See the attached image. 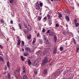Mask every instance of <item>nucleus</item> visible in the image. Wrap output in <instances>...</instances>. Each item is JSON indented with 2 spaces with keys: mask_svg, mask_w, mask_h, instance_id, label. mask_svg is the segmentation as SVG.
<instances>
[{
  "mask_svg": "<svg viewBox=\"0 0 79 79\" xmlns=\"http://www.w3.org/2000/svg\"><path fill=\"white\" fill-rule=\"evenodd\" d=\"M22 25H23V27H24V28H26V26H27V24H26V23H24V22H23Z\"/></svg>",
  "mask_w": 79,
  "mask_h": 79,
  "instance_id": "obj_10",
  "label": "nucleus"
},
{
  "mask_svg": "<svg viewBox=\"0 0 79 79\" xmlns=\"http://www.w3.org/2000/svg\"><path fill=\"white\" fill-rule=\"evenodd\" d=\"M65 12L66 13H67L68 14H69V13H70V12L68 10H66Z\"/></svg>",
  "mask_w": 79,
  "mask_h": 79,
  "instance_id": "obj_25",
  "label": "nucleus"
},
{
  "mask_svg": "<svg viewBox=\"0 0 79 79\" xmlns=\"http://www.w3.org/2000/svg\"><path fill=\"white\" fill-rule=\"evenodd\" d=\"M43 37L44 39V43L46 44H49V41H48V40L47 38V36L45 35H44L43 36Z\"/></svg>",
  "mask_w": 79,
  "mask_h": 79,
  "instance_id": "obj_2",
  "label": "nucleus"
},
{
  "mask_svg": "<svg viewBox=\"0 0 79 79\" xmlns=\"http://www.w3.org/2000/svg\"><path fill=\"white\" fill-rule=\"evenodd\" d=\"M42 32H45V29L43 28Z\"/></svg>",
  "mask_w": 79,
  "mask_h": 79,
  "instance_id": "obj_43",
  "label": "nucleus"
},
{
  "mask_svg": "<svg viewBox=\"0 0 79 79\" xmlns=\"http://www.w3.org/2000/svg\"><path fill=\"white\" fill-rule=\"evenodd\" d=\"M20 69L19 68L17 69V70H16V71H18V72L19 73V72L20 71Z\"/></svg>",
  "mask_w": 79,
  "mask_h": 79,
  "instance_id": "obj_36",
  "label": "nucleus"
},
{
  "mask_svg": "<svg viewBox=\"0 0 79 79\" xmlns=\"http://www.w3.org/2000/svg\"><path fill=\"white\" fill-rule=\"evenodd\" d=\"M68 2H69V3H70V2H69V0Z\"/></svg>",
  "mask_w": 79,
  "mask_h": 79,
  "instance_id": "obj_63",
  "label": "nucleus"
},
{
  "mask_svg": "<svg viewBox=\"0 0 79 79\" xmlns=\"http://www.w3.org/2000/svg\"><path fill=\"white\" fill-rule=\"evenodd\" d=\"M7 66L8 67V68H9V67H10V62L9 61H8L7 62Z\"/></svg>",
  "mask_w": 79,
  "mask_h": 79,
  "instance_id": "obj_16",
  "label": "nucleus"
},
{
  "mask_svg": "<svg viewBox=\"0 0 79 79\" xmlns=\"http://www.w3.org/2000/svg\"><path fill=\"white\" fill-rule=\"evenodd\" d=\"M13 1H14V2H16V0H13Z\"/></svg>",
  "mask_w": 79,
  "mask_h": 79,
  "instance_id": "obj_57",
  "label": "nucleus"
},
{
  "mask_svg": "<svg viewBox=\"0 0 79 79\" xmlns=\"http://www.w3.org/2000/svg\"><path fill=\"white\" fill-rule=\"evenodd\" d=\"M0 61H3V59L1 58V56H0Z\"/></svg>",
  "mask_w": 79,
  "mask_h": 79,
  "instance_id": "obj_49",
  "label": "nucleus"
},
{
  "mask_svg": "<svg viewBox=\"0 0 79 79\" xmlns=\"http://www.w3.org/2000/svg\"><path fill=\"white\" fill-rule=\"evenodd\" d=\"M48 58L46 57L45 58H44L42 62V64H45V63H48Z\"/></svg>",
  "mask_w": 79,
  "mask_h": 79,
  "instance_id": "obj_3",
  "label": "nucleus"
},
{
  "mask_svg": "<svg viewBox=\"0 0 79 79\" xmlns=\"http://www.w3.org/2000/svg\"><path fill=\"white\" fill-rule=\"evenodd\" d=\"M58 17L59 18H60L62 17V15L61 14H58Z\"/></svg>",
  "mask_w": 79,
  "mask_h": 79,
  "instance_id": "obj_24",
  "label": "nucleus"
},
{
  "mask_svg": "<svg viewBox=\"0 0 79 79\" xmlns=\"http://www.w3.org/2000/svg\"><path fill=\"white\" fill-rule=\"evenodd\" d=\"M60 74V71L54 73L52 75V77H57Z\"/></svg>",
  "mask_w": 79,
  "mask_h": 79,
  "instance_id": "obj_1",
  "label": "nucleus"
},
{
  "mask_svg": "<svg viewBox=\"0 0 79 79\" xmlns=\"http://www.w3.org/2000/svg\"><path fill=\"white\" fill-rule=\"evenodd\" d=\"M40 6H41V7H42V6H43V4L41 2L40 3Z\"/></svg>",
  "mask_w": 79,
  "mask_h": 79,
  "instance_id": "obj_35",
  "label": "nucleus"
},
{
  "mask_svg": "<svg viewBox=\"0 0 79 79\" xmlns=\"http://www.w3.org/2000/svg\"><path fill=\"white\" fill-rule=\"evenodd\" d=\"M21 43L22 46H24V41H22Z\"/></svg>",
  "mask_w": 79,
  "mask_h": 79,
  "instance_id": "obj_27",
  "label": "nucleus"
},
{
  "mask_svg": "<svg viewBox=\"0 0 79 79\" xmlns=\"http://www.w3.org/2000/svg\"><path fill=\"white\" fill-rule=\"evenodd\" d=\"M79 50V48H76V51H77V52H78Z\"/></svg>",
  "mask_w": 79,
  "mask_h": 79,
  "instance_id": "obj_42",
  "label": "nucleus"
},
{
  "mask_svg": "<svg viewBox=\"0 0 79 79\" xmlns=\"http://www.w3.org/2000/svg\"><path fill=\"white\" fill-rule=\"evenodd\" d=\"M9 2L10 3H11L13 2V0H10Z\"/></svg>",
  "mask_w": 79,
  "mask_h": 79,
  "instance_id": "obj_41",
  "label": "nucleus"
},
{
  "mask_svg": "<svg viewBox=\"0 0 79 79\" xmlns=\"http://www.w3.org/2000/svg\"><path fill=\"white\" fill-rule=\"evenodd\" d=\"M23 73H26V70H23Z\"/></svg>",
  "mask_w": 79,
  "mask_h": 79,
  "instance_id": "obj_47",
  "label": "nucleus"
},
{
  "mask_svg": "<svg viewBox=\"0 0 79 79\" xmlns=\"http://www.w3.org/2000/svg\"><path fill=\"white\" fill-rule=\"evenodd\" d=\"M55 27H59V26H58V24H56Z\"/></svg>",
  "mask_w": 79,
  "mask_h": 79,
  "instance_id": "obj_40",
  "label": "nucleus"
},
{
  "mask_svg": "<svg viewBox=\"0 0 79 79\" xmlns=\"http://www.w3.org/2000/svg\"><path fill=\"white\" fill-rule=\"evenodd\" d=\"M65 18L67 21H69V18L68 16H66Z\"/></svg>",
  "mask_w": 79,
  "mask_h": 79,
  "instance_id": "obj_11",
  "label": "nucleus"
},
{
  "mask_svg": "<svg viewBox=\"0 0 79 79\" xmlns=\"http://www.w3.org/2000/svg\"><path fill=\"white\" fill-rule=\"evenodd\" d=\"M74 22L75 24L77 23V19H75L74 20Z\"/></svg>",
  "mask_w": 79,
  "mask_h": 79,
  "instance_id": "obj_31",
  "label": "nucleus"
},
{
  "mask_svg": "<svg viewBox=\"0 0 79 79\" xmlns=\"http://www.w3.org/2000/svg\"><path fill=\"white\" fill-rule=\"evenodd\" d=\"M76 27H78V26H79V23H76L75 24Z\"/></svg>",
  "mask_w": 79,
  "mask_h": 79,
  "instance_id": "obj_26",
  "label": "nucleus"
},
{
  "mask_svg": "<svg viewBox=\"0 0 79 79\" xmlns=\"http://www.w3.org/2000/svg\"><path fill=\"white\" fill-rule=\"evenodd\" d=\"M44 19L45 20H46L47 19V17L45 16V17L44 18Z\"/></svg>",
  "mask_w": 79,
  "mask_h": 79,
  "instance_id": "obj_54",
  "label": "nucleus"
},
{
  "mask_svg": "<svg viewBox=\"0 0 79 79\" xmlns=\"http://www.w3.org/2000/svg\"><path fill=\"white\" fill-rule=\"evenodd\" d=\"M54 41L55 42H56V41L57 40V39H54Z\"/></svg>",
  "mask_w": 79,
  "mask_h": 79,
  "instance_id": "obj_52",
  "label": "nucleus"
},
{
  "mask_svg": "<svg viewBox=\"0 0 79 79\" xmlns=\"http://www.w3.org/2000/svg\"><path fill=\"white\" fill-rule=\"evenodd\" d=\"M47 69H45L44 70V74H47Z\"/></svg>",
  "mask_w": 79,
  "mask_h": 79,
  "instance_id": "obj_18",
  "label": "nucleus"
},
{
  "mask_svg": "<svg viewBox=\"0 0 79 79\" xmlns=\"http://www.w3.org/2000/svg\"><path fill=\"white\" fill-rule=\"evenodd\" d=\"M23 54L25 56H27V55H28V53H25L24 52Z\"/></svg>",
  "mask_w": 79,
  "mask_h": 79,
  "instance_id": "obj_28",
  "label": "nucleus"
},
{
  "mask_svg": "<svg viewBox=\"0 0 79 79\" xmlns=\"http://www.w3.org/2000/svg\"><path fill=\"white\" fill-rule=\"evenodd\" d=\"M57 51V47H55L54 48L53 52L54 54H55V53H56V51Z\"/></svg>",
  "mask_w": 79,
  "mask_h": 79,
  "instance_id": "obj_6",
  "label": "nucleus"
},
{
  "mask_svg": "<svg viewBox=\"0 0 79 79\" xmlns=\"http://www.w3.org/2000/svg\"><path fill=\"white\" fill-rule=\"evenodd\" d=\"M27 38L28 39H30L31 38V35H29L28 36Z\"/></svg>",
  "mask_w": 79,
  "mask_h": 79,
  "instance_id": "obj_32",
  "label": "nucleus"
},
{
  "mask_svg": "<svg viewBox=\"0 0 79 79\" xmlns=\"http://www.w3.org/2000/svg\"><path fill=\"white\" fill-rule=\"evenodd\" d=\"M23 31L25 32V34H27V33H29V31L27 29H24L23 30Z\"/></svg>",
  "mask_w": 79,
  "mask_h": 79,
  "instance_id": "obj_12",
  "label": "nucleus"
},
{
  "mask_svg": "<svg viewBox=\"0 0 79 79\" xmlns=\"http://www.w3.org/2000/svg\"><path fill=\"white\" fill-rule=\"evenodd\" d=\"M35 40H36L35 38H34V40L32 42V44H34V43L35 42Z\"/></svg>",
  "mask_w": 79,
  "mask_h": 79,
  "instance_id": "obj_34",
  "label": "nucleus"
},
{
  "mask_svg": "<svg viewBox=\"0 0 79 79\" xmlns=\"http://www.w3.org/2000/svg\"><path fill=\"white\" fill-rule=\"evenodd\" d=\"M56 1H60V0H56Z\"/></svg>",
  "mask_w": 79,
  "mask_h": 79,
  "instance_id": "obj_62",
  "label": "nucleus"
},
{
  "mask_svg": "<svg viewBox=\"0 0 79 79\" xmlns=\"http://www.w3.org/2000/svg\"><path fill=\"white\" fill-rule=\"evenodd\" d=\"M4 69L5 71H6V69H7V66H6V65L5 66Z\"/></svg>",
  "mask_w": 79,
  "mask_h": 79,
  "instance_id": "obj_37",
  "label": "nucleus"
},
{
  "mask_svg": "<svg viewBox=\"0 0 79 79\" xmlns=\"http://www.w3.org/2000/svg\"><path fill=\"white\" fill-rule=\"evenodd\" d=\"M47 16L48 19H50V15H47Z\"/></svg>",
  "mask_w": 79,
  "mask_h": 79,
  "instance_id": "obj_29",
  "label": "nucleus"
},
{
  "mask_svg": "<svg viewBox=\"0 0 79 79\" xmlns=\"http://www.w3.org/2000/svg\"><path fill=\"white\" fill-rule=\"evenodd\" d=\"M73 41H74V44H76V42L75 41V40H74V38H73Z\"/></svg>",
  "mask_w": 79,
  "mask_h": 79,
  "instance_id": "obj_51",
  "label": "nucleus"
},
{
  "mask_svg": "<svg viewBox=\"0 0 79 79\" xmlns=\"http://www.w3.org/2000/svg\"><path fill=\"white\" fill-rule=\"evenodd\" d=\"M4 74H6V71L4 72Z\"/></svg>",
  "mask_w": 79,
  "mask_h": 79,
  "instance_id": "obj_55",
  "label": "nucleus"
},
{
  "mask_svg": "<svg viewBox=\"0 0 79 79\" xmlns=\"http://www.w3.org/2000/svg\"><path fill=\"white\" fill-rule=\"evenodd\" d=\"M35 7H36L37 6H39V4L38 2H36L35 3Z\"/></svg>",
  "mask_w": 79,
  "mask_h": 79,
  "instance_id": "obj_23",
  "label": "nucleus"
},
{
  "mask_svg": "<svg viewBox=\"0 0 79 79\" xmlns=\"http://www.w3.org/2000/svg\"><path fill=\"white\" fill-rule=\"evenodd\" d=\"M68 79H71V77H69L68 78Z\"/></svg>",
  "mask_w": 79,
  "mask_h": 79,
  "instance_id": "obj_60",
  "label": "nucleus"
},
{
  "mask_svg": "<svg viewBox=\"0 0 79 79\" xmlns=\"http://www.w3.org/2000/svg\"><path fill=\"white\" fill-rule=\"evenodd\" d=\"M26 27L27 28L28 30L29 31H31V26H30L29 23L27 24Z\"/></svg>",
  "mask_w": 79,
  "mask_h": 79,
  "instance_id": "obj_4",
  "label": "nucleus"
},
{
  "mask_svg": "<svg viewBox=\"0 0 79 79\" xmlns=\"http://www.w3.org/2000/svg\"><path fill=\"white\" fill-rule=\"evenodd\" d=\"M49 35H52V36H53V32H52L50 31L49 32Z\"/></svg>",
  "mask_w": 79,
  "mask_h": 79,
  "instance_id": "obj_19",
  "label": "nucleus"
},
{
  "mask_svg": "<svg viewBox=\"0 0 79 79\" xmlns=\"http://www.w3.org/2000/svg\"><path fill=\"white\" fill-rule=\"evenodd\" d=\"M52 20L49 21L48 22L49 25V26H50V27H51V28L52 27V25H51L52 24Z\"/></svg>",
  "mask_w": 79,
  "mask_h": 79,
  "instance_id": "obj_9",
  "label": "nucleus"
},
{
  "mask_svg": "<svg viewBox=\"0 0 79 79\" xmlns=\"http://www.w3.org/2000/svg\"><path fill=\"white\" fill-rule=\"evenodd\" d=\"M12 29L14 31H15V29L14 27H12Z\"/></svg>",
  "mask_w": 79,
  "mask_h": 79,
  "instance_id": "obj_50",
  "label": "nucleus"
},
{
  "mask_svg": "<svg viewBox=\"0 0 79 79\" xmlns=\"http://www.w3.org/2000/svg\"><path fill=\"white\" fill-rule=\"evenodd\" d=\"M45 53H44L42 54V55H45Z\"/></svg>",
  "mask_w": 79,
  "mask_h": 79,
  "instance_id": "obj_59",
  "label": "nucleus"
},
{
  "mask_svg": "<svg viewBox=\"0 0 79 79\" xmlns=\"http://www.w3.org/2000/svg\"><path fill=\"white\" fill-rule=\"evenodd\" d=\"M37 36V37H39V36H40V33H38Z\"/></svg>",
  "mask_w": 79,
  "mask_h": 79,
  "instance_id": "obj_39",
  "label": "nucleus"
},
{
  "mask_svg": "<svg viewBox=\"0 0 79 79\" xmlns=\"http://www.w3.org/2000/svg\"><path fill=\"white\" fill-rule=\"evenodd\" d=\"M23 79H28L27 76L26 75H24L23 77Z\"/></svg>",
  "mask_w": 79,
  "mask_h": 79,
  "instance_id": "obj_15",
  "label": "nucleus"
},
{
  "mask_svg": "<svg viewBox=\"0 0 79 79\" xmlns=\"http://www.w3.org/2000/svg\"><path fill=\"white\" fill-rule=\"evenodd\" d=\"M63 34H64V35H66V34L65 33V32H63Z\"/></svg>",
  "mask_w": 79,
  "mask_h": 79,
  "instance_id": "obj_53",
  "label": "nucleus"
},
{
  "mask_svg": "<svg viewBox=\"0 0 79 79\" xmlns=\"http://www.w3.org/2000/svg\"><path fill=\"white\" fill-rule=\"evenodd\" d=\"M22 50L23 52H24V48H23L22 49Z\"/></svg>",
  "mask_w": 79,
  "mask_h": 79,
  "instance_id": "obj_58",
  "label": "nucleus"
},
{
  "mask_svg": "<svg viewBox=\"0 0 79 79\" xmlns=\"http://www.w3.org/2000/svg\"><path fill=\"white\" fill-rule=\"evenodd\" d=\"M63 49V47H60V51H62Z\"/></svg>",
  "mask_w": 79,
  "mask_h": 79,
  "instance_id": "obj_33",
  "label": "nucleus"
},
{
  "mask_svg": "<svg viewBox=\"0 0 79 79\" xmlns=\"http://www.w3.org/2000/svg\"><path fill=\"white\" fill-rule=\"evenodd\" d=\"M0 48H1L2 50L3 48V47L1 45V44H0Z\"/></svg>",
  "mask_w": 79,
  "mask_h": 79,
  "instance_id": "obj_38",
  "label": "nucleus"
},
{
  "mask_svg": "<svg viewBox=\"0 0 79 79\" xmlns=\"http://www.w3.org/2000/svg\"><path fill=\"white\" fill-rule=\"evenodd\" d=\"M19 29H22V27H21V25L20 24H19Z\"/></svg>",
  "mask_w": 79,
  "mask_h": 79,
  "instance_id": "obj_22",
  "label": "nucleus"
},
{
  "mask_svg": "<svg viewBox=\"0 0 79 79\" xmlns=\"http://www.w3.org/2000/svg\"><path fill=\"white\" fill-rule=\"evenodd\" d=\"M52 2H53V0H51Z\"/></svg>",
  "mask_w": 79,
  "mask_h": 79,
  "instance_id": "obj_64",
  "label": "nucleus"
},
{
  "mask_svg": "<svg viewBox=\"0 0 79 79\" xmlns=\"http://www.w3.org/2000/svg\"><path fill=\"white\" fill-rule=\"evenodd\" d=\"M20 57H21V58L22 60L23 61H25L24 59H25V58H24L23 56H20Z\"/></svg>",
  "mask_w": 79,
  "mask_h": 79,
  "instance_id": "obj_13",
  "label": "nucleus"
},
{
  "mask_svg": "<svg viewBox=\"0 0 79 79\" xmlns=\"http://www.w3.org/2000/svg\"><path fill=\"white\" fill-rule=\"evenodd\" d=\"M27 62L28 66H30V65L31 64V60L30 59L28 60Z\"/></svg>",
  "mask_w": 79,
  "mask_h": 79,
  "instance_id": "obj_7",
  "label": "nucleus"
},
{
  "mask_svg": "<svg viewBox=\"0 0 79 79\" xmlns=\"http://www.w3.org/2000/svg\"><path fill=\"white\" fill-rule=\"evenodd\" d=\"M41 19H42V17L39 16L37 18V21H40V20H41Z\"/></svg>",
  "mask_w": 79,
  "mask_h": 79,
  "instance_id": "obj_17",
  "label": "nucleus"
},
{
  "mask_svg": "<svg viewBox=\"0 0 79 79\" xmlns=\"http://www.w3.org/2000/svg\"><path fill=\"white\" fill-rule=\"evenodd\" d=\"M36 9L37 10H40V6H38L35 7Z\"/></svg>",
  "mask_w": 79,
  "mask_h": 79,
  "instance_id": "obj_21",
  "label": "nucleus"
},
{
  "mask_svg": "<svg viewBox=\"0 0 79 79\" xmlns=\"http://www.w3.org/2000/svg\"><path fill=\"white\" fill-rule=\"evenodd\" d=\"M50 31H51V30H48V31H47V33H50Z\"/></svg>",
  "mask_w": 79,
  "mask_h": 79,
  "instance_id": "obj_48",
  "label": "nucleus"
},
{
  "mask_svg": "<svg viewBox=\"0 0 79 79\" xmlns=\"http://www.w3.org/2000/svg\"><path fill=\"white\" fill-rule=\"evenodd\" d=\"M54 39H57V38H56V36H55L54 37Z\"/></svg>",
  "mask_w": 79,
  "mask_h": 79,
  "instance_id": "obj_56",
  "label": "nucleus"
},
{
  "mask_svg": "<svg viewBox=\"0 0 79 79\" xmlns=\"http://www.w3.org/2000/svg\"><path fill=\"white\" fill-rule=\"evenodd\" d=\"M0 22L1 23V24H3L4 23V21H3V19L0 20Z\"/></svg>",
  "mask_w": 79,
  "mask_h": 79,
  "instance_id": "obj_30",
  "label": "nucleus"
},
{
  "mask_svg": "<svg viewBox=\"0 0 79 79\" xmlns=\"http://www.w3.org/2000/svg\"><path fill=\"white\" fill-rule=\"evenodd\" d=\"M32 52L33 53H34V51L33 50Z\"/></svg>",
  "mask_w": 79,
  "mask_h": 79,
  "instance_id": "obj_61",
  "label": "nucleus"
},
{
  "mask_svg": "<svg viewBox=\"0 0 79 79\" xmlns=\"http://www.w3.org/2000/svg\"><path fill=\"white\" fill-rule=\"evenodd\" d=\"M40 42L41 43V44H42V43L43 42V41L42 40H40Z\"/></svg>",
  "mask_w": 79,
  "mask_h": 79,
  "instance_id": "obj_45",
  "label": "nucleus"
},
{
  "mask_svg": "<svg viewBox=\"0 0 79 79\" xmlns=\"http://www.w3.org/2000/svg\"><path fill=\"white\" fill-rule=\"evenodd\" d=\"M25 50H26V51H27V52H31V48H30L27 47L26 48H25Z\"/></svg>",
  "mask_w": 79,
  "mask_h": 79,
  "instance_id": "obj_5",
  "label": "nucleus"
},
{
  "mask_svg": "<svg viewBox=\"0 0 79 79\" xmlns=\"http://www.w3.org/2000/svg\"><path fill=\"white\" fill-rule=\"evenodd\" d=\"M20 44H21V40H18V42L17 44V47H19V46H18V45H20Z\"/></svg>",
  "mask_w": 79,
  "mask_h": 79,
  "instance_id": "obj_8",
  "label": "nucleus"
},
{
  "mask_svg": "<svg viewBox=\"0 0 79 79\" xmlns=\"http://www.w3.org/2000/svg\"><path fill=\"white\" fill-rule=\"evenodd\" d=\"M34 73L35 74H37V69H35V70L34 71Z\"/></svg>",
  "mask_w": 79,
  "mask_h": 79,
  "instance_id": "obj_20",
  "label": "nucleus"
},
{
  "mask_svg": "<svg viewBox=\"0 0 79 79\" xmlns=\"http://www.w3.org/2000/svg\"><path fill=\"white\" fill-rule=\"evenodd\" d=\"M23 70H25V69H26V67H25V66H23Z\"/></svg>",
  "mask_w": 79,
  "mask_h": 79,
  "instance_id": "obj_46",
  "label": "nucleus"
},
{
  "mask_svg": "<svg viewBox=\"0 0 79 79\" xmlns=\"http://www.w3.org/2000/svg\"><path fill=\"white\" fill-rule=\"evenodd\" d=\"M10 24H13V20H11L10 21Z\"/></svg>",
  "mask_w": 79,
  "mask_h": 79,
  "instance_id": "obj_44",
  "label": "nucleus"
},
{
  "mask_svg": "<svg viewBox=\"0 0 79 79\" xmlns=\"http://www.w3.org/2000/svg\"><path fill=\"white\" fill-rule=\"evenodd\" d=\"M7 77L8 79H10V77H11V75L10 73H8L7 74Z\"/></svg>",
  "mask_w": 79,
  "mask_h": 79,
  "instance_id": "obj_14",
  "label": "nucleus"
}]
</instances>
